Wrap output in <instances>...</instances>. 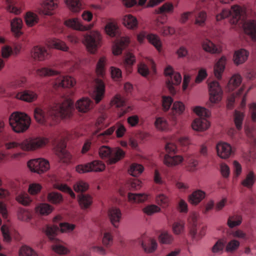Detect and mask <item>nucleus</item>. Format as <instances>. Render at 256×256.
Masks as SVG:
<instances>
[{"label": "nucleus", "instance_id": "f704fd0d", "mask_svg": "<svg viewBox=\"0 0 256 256\" xmlns=\"http://www.w3.org/2000/svg\"><path fill=\"white\" fill-rule=\"evenodd\" d=\"M148 194L145 193L128 194V201L132 203H142L146 201L148 197Z\"/></svg>", "mask_w": 256, "mask_h": 256}, {"label": "nucleus", "instance_id": "5fc2aeb1", "mask_svg": "<svg viewBox=\"0 0 256 256\" xmlns=\"http://www.w3.org/2000/svg\"><path fill=\"white\" fill-rule=\"evenodd\" d=\"M114 242V236L111 232L105 231L103 232L102 237V242L103 246L108 248L112 246Z\"/></svg>", "mask_w": 256, "mask_h": 256}, {"label": "nucleus", "instance_id": "473e14b6", "mask_svg": "<svg viewBox=\"0 0 256 256\" xmlns=\"http://www.w3.org/2000/svg\"><path fill=\"white\" fill-rule=\"evenodd\" d=\"M242 82L241 76L238 74H234L231 76L228 82L227 88L229 91H232L241 84Z\"/></svg>", "mask_w": 256, "mask_h": 256}, {"label": "nucleus", "instance_id": "c756f323", "mask_svg": "<svg viewBox=\"0 0 256 256\" xmlns=\"http://www.w3.org/2000/svg\"><path fill=\"white\" fill-rule=\"evenodd\" d=\"M125 156V152L120 148H116L112 152L108 164H112L122 159Z\"/></svg>", "mask_w": 256, "mask_h": 256}, {"label": "nucleus", "instance_id": "f8f14e48", "mask_svg": "<svg viewBox=\"0 0 256 256\" xmlns=\"http://www.w3.org/2000/svg\"><path fill=\"white\" fill-rule=\"evenodd\" d=\"M58 76L56 78L54 84V88H70L74 86L76 81L75 80L68 76L58 74Z\"/></svg>", "mask_w": 256, "mask_h": 256}, {"label": "nucleus", "instance_id": "3c124183", "mask_svg": "<svg viewBox=\"0 0 256 256\" xmlns=\"http://www.w3.org/2000/svg\"><path fill=\"white\" fill-rule=\"evenodd\" d=\"M207 13L204 10L198 12L195 16L194 24L200 26H203L206 24L207 20Z\"/></svg>", "mask_w": 256, "mask_h": 256}, {"label": "nucleus", "instance_id": "bb28decb", "mask_svg": "<svg viewBox=\"0 0 256 256\" xmlns=\"http://www.w3.org/2000/svg\"><path fill=\"white\" fill-rule=\"evenodd\" d=\"M22 20L20 18H15L11 20V30L15 36L18 37L22 34Z\"/></svg>", "mask_w": 256, "mask_h": 256}, {"label": "nucleus", "instance_id": "dca6fc26", "mask_svg": "<svg viewBox=\"0 0 256 256\" xmlns=\"http://www.w3.org/2000/svg\"><path fill=\"white\" fill-rule=\"evenodd\" d=\"M66 147L64 140H61L54 148L55 154L64 162H68L71 158V155L66 152Z\"/></svg>", "mask_w": 256, "mask_h": 256}, {"label": "nucleus", "instance_id": "aec40b11", "mask_svg": "<svg viewBox=\"0 0 256 256\" xmlns=\"http://www.w3.org/2000/svg\"><path fill=\"white\" fill-rule=\"evenodd\" d=\"M184 158L180 155L166 154L163 162L168 167H174L180 164L184 161Z\"/></svg>", "mask_w": 256, "mask_h": 256}, {"label": "nucleus", "instance_id": "a878e982", "mask_svg": "<svg viewBox=\"0 0 256 256\" xmlns=\"http://www.w3.org/2000/svg\"><path fill=\"white\" fill-rule=\"evenodd\" d=\"M54 210V207L50 204L40 203L35 207L34 212L38 215L46 216L51 214Z\"/></svg>", "mask_w": 256, "mask_h": 256}, {"label": "nucleus", "instance_id": "6e6552de", "mask_svg": "<svg viewBox=\"0 0 256 256\" xmlns=\"http://www.w3.org/2000/svg\"><path fill=\"white\" fill-rule=\"evenodd\" d=\"M58 0H44L40 4L41 7L37 8V12L40 14L52 16L53 14L52 12L58 7Z\"/></svg>", "mask_w": 256, "mask_h": 256}, {"label": "nucleus", "instance_id": "052dcab7", "mask_svg": "<svg viewBox=\"0 0 256 256\" xmlns=\"http://www.w3.org/2000/svg\"><path fill=\"white\" fill-rule=\"evenodd\" d=\"M193 112L199 116L198 118H208L210 115V112L204 107L196 106L193 108Z\"/></svg>", "mask_w": 256, "mask_h": 256}, {"label": "nucleus", "instance_id": "f257e3e1", "mask_svg": "<svg viewBox=\"0 0 256 256\" xmlns=\"http://www.w3.org/2000/svg\"><path fill=\"white\" fill-rule=\"evenodd\" d=\"M30 117L24 112H15L8 118V124L12 130L16 134L26 132L31 124Z\"/></svg>", "mask_w": 256, "mask_h": 256}, {"label": "nucleus", "instance_id": "f3484780", "mask_svg": "<svg viewBox=\"0 0 256 256\" xmlns=\"http://www.w3.org/2000/svg\"><path fill=\"white\" fill-rule=\"evenodd\" d=\"M120 210L116 208H112L108 212V216L112 225L114 228H118L122 218Z\"/></svg>", "mask_w": 256, "mask_h": 256}, {"label": "nucleus", "instance_id": "c03bdc74", "mask_svg": "<svg viewBox=\"0 0 256 256\" xmlns=\"http://www.w3.org/2000/svg\"><path fill=\"white\" fill-rule=\"evenodd\" d=\"M58 230V227L55 225H46L42 231L50 240L54 239Z\"/></svg>", "mask_w": 256, "mask_h": 256}, {"label": "nucleus", "instance_id": "603ef678", "mask_svg": "<svg viewBox=\"0 0 256 256\" xmlns=\"http://www.w3.org/2000/svg\"><path fill=\"white\" fill-rule=\"evenodd\" d=\"M144 166L138 164L133 163L130 164L128 169V173L133 176H138L144 171Z\"/></svg>", "mask_w": 256, "mask_h": 256}, {"label": "nucleus", "instance_id": "39448f33", "mask_svg": "<svg viewBox=\"0 0 256 256\" xmlns=\"http://www.w3.org/2000/svg\"><path fill=\"white\" fill-rule=\"evenodd\" d=\"M105 164L99 160H95L85 164L78 165L76 167V171L80 174L89 172H100L104 170Z\"/></svg>", "mask_w": 256, "mask_h": 256}, {"label": "nucleus", "instance_id": "7ed1b4c3", "mask_svg": "<svg viewBox=\"0 0 256 256\" xmlns=\"http://www.w3.org/2000/svg\"><path fill=\"white\" fill-rule=\"evenodd\" d=\"M102 38L100 33L98 30H94L84 35L82 43L89 53L95 54L102 45Z\"/></svg>", "mask_w": 256, "mask_h": 256}, {"label": "nucleus", "instance_id": "a19ab883", "mask_svg": "<svg viewBox=\"0 0 256 256\" xmlns=\"http://www.w3.org/2000/svg\"><path fill=\"white\" fill-rule=\"evenodd\" d=\"M68 8L73 12H78L82 10L80 0H64Z\"/></svg>", "mask_w": 256, "mask_h": 256}, {"label": "nucleus", "instance_id": "c9c22d12", "mask_svg": "<svg viewBox=\"0 0 256 256\" xmlns=\"http://www.w3.org/2000/svg\"><path fill=\"white\" fill-rule=\"evenodd\" d=\"M156 128L161 132H165L168 130V123L166 119L162 116H156L154 122Z\"/></svg>", "mask_w": 256, "mask_h": 256}, {"label": "nucleus", "instance_id": "5701e85b", "mask_svg": "<svg viewBox=\"0 0 256 256\" xmlns=\"http://www.w3.org/2000/svg\"><path fill=\"white\" fill-rule=\"evenodd\" d=\"M181 82V75L178 72L174 73L170 78L167 79L166 86L172 94H174L176 92L174 86L180 84Z\"/></svg>", "mask_w": 256, "mask_h": 256}, {"label": "nucleus", "instance_id": "4468645a", "mask_svg": "<svg viewBox=\"0 0 256 256\" xmlns=\"http://www.w3.org/2000/svg\"><path fill=\"white\" fill-rule=\"evenodd\" d=\"M17 100L27 102H32L38 98L37 94L30 90H25L17 92L14 96Z\"/></svg>", "mask_w": 256, "mask_h": 256}, {"label": "nucleus", "instance_id": "1a4fd4ad", "mask_svg": "<svg viewBox=\"0 0 256 256\" xmlns=\"http://www.w3.org/2000/svg\"><path fill=\"white\" fill-rule=\"evenodd\" d=\"M230 12V23L233 25H236L242 20L245 14V10L240 6L234 5L231 7Z\"/></svg>", "mask_w": 256, "mask_h": 256}, {"label": "nucleus", "instance_id": "9b49d317", "mask_svg": "<svg viewBox=\"0 0 256 256\" xmlns=\"http://www.w3.org/2000/svg\"><path fill=\"white\" fill-rule=\"evenodd\" d=\"M105 92V86L101 80L96 79L95 86L91 96L96 104L98 103L104 98Z\"/></svg>", "mask_w": 256, "mask_h": 256}, {"label": "nucleus", "instance_id": "0eeeda50", "mask_svg": "<svg viewBox=\"0 0 256 256\" xmlns=\"http://www.w3.org/2000/svg\"><path fill=\"white\" fill-rule=\"evenodd\" d=\"M28 166L31 172L41 174L46 172L50 168L48 160L42 158H36L29 160Z\"/></svg>", "mask_w": 256, "mask_h": 256}, {"label": "nucleus", "instance_id": "6e6d98bb", "mask_svg": "<svg viewBox=\"0 0 256 256\" xmlns=\"http://www.w3.org/2000/svg\"><path fill=\"white\" fill-rule=\"evenodd\" d=\"M172 230L174 234L179 235L184 232L185 222L182 220L175 222L172 226Z\"/></svg>", "mask_w": 256, "mask_h": 256}, {"label": "nucleus", "instance_id": "774afa93", "mask_svg": "<svg viewBox=\"0 0 256 256\" xmlns=\"http://www.w3.org/2000/svg\"><path fill=\"white\" fill-rule=\"evenodd\" d=\"M224 246V242L222 239H219L211 248L212 252L214 254H221Z\"/></svg>", "mask_w": 256, "mask_h": 256}, {"label": "nucleus", "instance_id": "a211bd4d", "mask_svg": "<svg viewBox=\"0 0 256 256\" xmlns=\"http://www.w3.org/2000/svg\"><path fill=\"white\" fill-rule=\"evenodd\" d=\"M227 58L226 56H222L216 62L214 66V76L218 80L222 78V75L224 71Z\"/></svg>", "mask_w": 256, "mask_h": 256}, {"label": "nucleus", "instance_id": "f03ea898", "mask_svg": "<svg viewBox=\"0 0 256 256\" xmlns=\"http://www.w3.org/2000/svg\"><path fill=\"white\" fill-rule=\"evenodd\" d=\"M50 106L54 120L58 118L68 119L72 116L74 110V102L69 98L61 102L50 104Z\"/></svg>", "mask_w": 256, "mask_h": 256}, {"label": "nucleus", "instance_id": "9d476101", "mask_svg": "<svg viewBox=\"0 0 256 256\" xmlns=\"http://www.w3.org/2000/svg\"><path fill=\"white\" fill-rule=\"evenodd\" d=\"M49 52L46 48L41 46H34L30 52V56L35 61L42 62L48 58Z\"/></svg>", "mask_w": 256, "mask_h": 256}, {"label": "nucleus", "instance_id": "2f4dec72", "mask_svg": "<svg viewBox=\"0 0 256 256\" xmlns=\"http://www.w3.org/2000/svg\"><path fill=\"white\" fill-rule=\"evenodd\" d=\"M123 24L128 29L134 30L138 28V22L135 16L128 14L124 16Z\"/></svg>", "mask_w": 256, "mask_h": 256}, {"label": "nucleus", "instance_id": "72a5a7b5", "mask_svg": "<svg viewBox=\"0 0 256 256\" xmlns=\"http://www.w3.org/2000/svg\"><path fill=\"white\" fill-rule=\"evenodd\" d=\"M16 216L18 220L28 222L32 218V214L28 210L24 208H19L16 212Z\"/></svg>", "mask_w": 256, "mask_h": 256}, {"label": "nucleus", "instance_id": "4c0bfd02", "mask_svg": "<svg viewBox=\"0 0 256 256\" xmlns=\"http://www.w3.org/2000/svg\"><path fill=\"white\" fill-rule=\"evenodd\" d=\"M82 24L80 20L77 18H70L64 22V24L66 26L79 31H82Z\"/></svg>", "mask_w": 256, "mask_h": 256}, {"label": "nucleus", "instance_id": "49530a36", "mask_svg": "<svg viewBox=\"0 0 256 256\" xmlns=\"http://www.w3.org/2000/svg\"><path fill=\"white\" fill-rule=\"evenodd\" d=\"M242 222V217L238 214H234L230 216L227 220V226L230 228L238 226Z\"/></svg>", "mask_w": 256, "mask_h": 256}, {"label": "nucleus", "instance_id": "a18cd8bd", "mask_svg": "<svg viewBox=\"0 0 256 256\" xmlns=\"http://www.w3.org/2000/svg\"><path fill=\"white\" fill-rule=\"evenodd\" d=\"M92 202V197L88 194H80L78 196V203L82 209L88 208Z\"/></svg>", "mask_w": 256, "mask_h": 256}, {"label": "nucleus", "instance_id": "20e7f679", "mask_svg": "<svg viewBox=\"0 0 256 256\" xmlns=\"http://www.w3.org/2000/svg\"><path fill=\"white\" fill-rule=\"evenodd\" d=\"M48 142V140L44 137L26 138L22 142L21 149L24 151H33L44 146Z\"/></svg>", "mask_w": 256, "mask_h": 256}, {"label": "nucleus", "instance_id": "680f3d73", "mask_svg": "<svg viewBox=\"0 0 256 256\" xmlns=\"http://www.w3.org/2000/svg\"><path fill=\"white\" fill-rule=\"evenodd\" d=\"M16 201L23 206H27L30 204L32 200L30 196L25 192L19 194L16 198Z\"/></svg>", "mask_w": 256, "mask_h": 256}, {"label": "nucleus", "instance_id": "37998d69", "mask_svg": "<svg viewBox=\"0 0 256 256\" xmlns=\"http://www.w3.org/2000/svg\"><path fill=\"white\" fill-rule=\"evenodd\" d=\"M104 31L108 36L114 37L116 36L118 32V26L114 21L108 22L104 27Z\"/></svg>", "mask_w": 256, "mask_h": 256}, {"label": "nucleus", "instance_id": "864d4df0", "mask_svg": "<svg viewBox=\"0 0 256 256\" xmlns=\"http://www.w3.org/2000/svg\"><path fill=\"white\" fill-rule=\"evenodd\" d=\"M18 256H38V254L30 246H23L19 249Z\"/></svg>", "mask_w": 256, "mask_h": 256}, {"label": "nucleus", "instance_id": "423d86ee", "mask_svg": "<svg viewBox=\"0 0 256 256\" xmlns=\"http://www.w3.org/2000/svg\"><path fill=\"white\" fill-rule=\"evenodd\" d=\"M50 105L43 109L40 107L34 108V116L36 121L39 124L44 125L48 120H54Z\"/></svg>", "mask_w": 256, "mask_h": 256}, {"label": "nucleus", "instance_id": "2eb2a0df", "mask_svg": "<svg viewBox=\"0 0 256 256\" xmlns=\"http://www.w3.org/2000/svg\"><path fill=\"white\" fill-rule=\"evenodd\" d=\"M218 156L222 159H227L232 153L231 146L228 143L220 142L216 146Z\"/></svg>", "mask_w": 256, "mask_h": 256}, {"label": "nucleus", "instance_id": "de8ad7c7", "mask_svg": "<svg viewBox=\"0 0 256 256\" xmlns=\"http://www.w3.org/2000/svg\"><path fill=\"white\" fill-rule=\"evenodd\" d=\"M48 201L54 204H58L63 201L62 195L55 192H50L47 196Z\"/></svg>", "mask_w": 256, "mask_h": 256}, {"label": "nucleus", "instance_id": "4be33fe9", "mask_svg": "<svg viewBox=\"0 0 256 256\" xmlns=\"http://www.w3.org/2000/svg\"><path fill=\"white\" fill-rule=\"evenodd\" d=\"M244 32L249 36L252 40L256 42V20H250L244 24Z\"/></svg>", "mask_w": 256, "mask_h": 256}, {"label": "nucleus", "instance_id": "09e8293b", "mask_svg": "<svg viewBox=\"0 0 256 256\" xmlns=\"http://www.w3.org/2000/svg\"><path fill=\"white\" fill-rule=\"evenodd\" d=\"M228 235L234 238V239L237 238L244 241H246L248 240V236L246 232L239 228L230 231Z\"/></svg>", "mask_w": 256, "mask_h": 256}, {"label": "nucleus", "instance_id": "cd10ccee", "mask_svg": "<svg viewBox=\"0 0 256 256\" xmlns=\"http://www.w3.org/2000/svg\"><path fill=\"white\" fill-rule=\"evenodd\" d=\"M26 24L29 28L33 27L38 23L40 18L38 16L32 12L29 11L26 12L24 16Z\"/></svg>", "mask_w": 256, "mask_h": 256}, {"label": "nucleus", "instance_id": "8fccbe9b", "mask_svg": "<svg viewBox=\"0 0 256 256\" xmlns=\"http://www.w3.org/2000/svg\"><path fill=\"white\" fill-rule=\"evenodd\" d=\"M158 240L162 244H170L174 242V238L170 233L167 231H164L159 235Z\"/></svg>", "mask_w": 256, "mask_h": 256}, {"label": "nucleus", "instance_id": "4d7b16f0", "mask_svg": "<svg viewBox=\"0 0 256 256\" xmlns=\"http://www.w3.org/2000/svg\"><path fill=\"white\" fill-rule=\"evenodd\" d=\"M107 62V58L104 56H100L97 62L96 72L99 76H102L105 72V66Z\"/></svg>", "mask_w": 256, "mask_h": 256}, {"label": "nucleus", "instance_id": "338daca9", "mask_svg": "<svg viewBox=\"0 0 256 256\" xmlns=\"http://www.w3.org/2000/svg\"><path fill=\"white\" fill-rule=\"evenodd\" d=\"M209 100L212 104H218L222 100L223 92H208Z\"/></svg>", "mask_w": 256, "mask_h": 256}, {"label": "nucleus", "instance_id": "e433bc0d", "mask_svg": "<svg viewBox=\"0 0 256 256\" xmlns=\"http://www.w3.org/2000/svg\"><path fill=\"white\" fill-rule=\"evenodd\" d=\"M202 48L204 51L212 54H218L220 52V50L216 44L207 39L202 42Z\"/></svg>", "mask_w": 256, "mask_h": 256}, {"label": "nucleus", "instance_id": "69168bd1", "mask_svg": "<svg viewBox=\"0 0 256 256\" xmlns=\"http://www.w3.org/2000/svg\"><path fill=\"white\" fill-rule=\"evenodd\" d=\"M50 46L54 48L63 51H67L68 50V47L65 42L58 39L52 40L51 42Z\"/></svg>", "mask_w": 256, "mask_h": 256}, {"label": "nucleus", "instance_id": "c85d7f7f", "mask_svg": "<svg viewBox=\"0 0 256 256\" xmlns=\"http://www.w3.org/2000/svg\"><path fill=\"white\" fill-rule=\"evenodd\" d=\"M199 217V214L197 212H192L189 216L188 222L190 224V234L192 237L195 238L197 234L196 222Z\"/></svg>", "mask_w": 256, "mask_h": 256}, {"label": "nucleus", "instance_id": "79ce46f5", "mask_svg": "<svg viewBox=\"0 0 256 256\" xmlns=\"http://www.w3.org/2000/svg\"><path fill=\"white\" fill-rule=\"evenodd\" d=\"M244 114L243 112L235 110L234 114V122L237 130L242 129Z\"/></svg>", "mask_w": 256, "mask_h": 256}, {"label": "nucleus", "instance_id": "7c9ffc66", "mask_svg": "<svg viewBox=\"0 0 256 256\" xmlns=\"http://www.w3.org/2000/svg\"><path fill=\"white\" fill-rule=\"evenodd\" d=\"M130 42V38L128 37L122 38L118 41L113 46L112 52L114 55H119L122 53V50Z\"/></svg>", "mask_w": 256, "mask_h": 256}, {"label": "nucleus", "instance_id": "e2e57ef3", "mask_svg": "<svg viewBox=\"0 0 256 256\" xmlns=\"http://www.w3.org/2000/svg\"><path fill=\"white\" fill-rule=\"evenodd\" d=\"M245 134L250 142L256 145V130L254 127L247 126L244 129Z\"/></svg>", "mask_w": 256, "mask_h": 256}, {"label": "nucleus", "instance_id": "6ab92c4d", "mask_svg": "<svg viewBox=\"0 0 256 256\" xmlns=\"http://www.w3.org/2000/svg\"><path fill=\"white\" fill-rule=\"evenodd\" d=\"M191 126L194 130L203 132L210 128V123L205 118H196L192 122Z\"/></svg>", "mask_w": 256, "mask_h": 256}, {"label": "nucleus", "instance_id": "0e129e2a", "mask_svg": "<svg viewBox=\"0 0 256 256\" xmlns=\"http://www.w3.org/2000/svg\"><path fill=\"white\" fill-rule=\"evenodd\" d=\"M90 250L102 256H105L106 254V250L100 244L93 243L90 245Z\"/></svg>", "mask_w": 256, "mask_h": 256}, {"label": "nucleus", "instance_id": "13d9d810", "mask_svg": "<svg viewBox=\"0 0 256 256\" xmlns=\"http://www.w3.org/2000/svg\"><path fill=\"white\" fill-rule=\"evenodd\" d=\"M156 202L160 206L164 208L168 206L170 200L168 196L161 194L156 196Z\"/></svg>", "mask_w": 256, "mask_h": 256}, {"label": "nucleus", "instance_id": "58836bf2", "mask_svg": "<svg viewBox=\"0 0 256 256\" xmlns=\"http://www.w3.org/2000/svg\"><path fill=\"white\" fill-rule=\"evenodd\" d=\"M148 42L152 44L159 52L162 50V42L160 38L156 34H150L146 36Z\"/></svg>", "mask_w": 256, "mask_h": 256}, {"label": "nucleus", "instance_id": "bf43d9fd", "mask_svg": "<svg viewBox=\"0 0 256 256\" xmlns=\"http://www.w3.org/2000/svg\"><path fill=\"white\" fill-rule=\"evenodd\" d=\"M256 176L252 171L249 172L245 178L242 182V184L246 188H251L254 183Z\"/></svg>", "mask_w": 256, "mask_h": 256}, {"label": "nucleus", "instance_id": "393cba45", "mask_svg": "<svg viewBox=\"0 0 256 256\" xmlns=\"http://www.w3.org/2000/svg\"><path fill=\"white\" fill-rule=\"evenodd\" d=\"M141 245L144 251L146 253H152L158 248L156 241L150 238L142 240L141 242Z\"/></svg>", "mask_w": 256, "mask_h": 256}, {"label": "nucleus", "instance_id": "b1692460", "mask_svg": "<svg viewBox=\"0 0 256 256\" xmlns=\"http://www.w3.org/2000/svg\"><path fill=\"white\" fill-rule=\"evenodd\" d=\"M248 55V52L244 49L236 50L233 56L234 64L236 66L242 64L247 60Z\"/></svg>", "mask_w": 256, "mask_h": 256}, {"label": "nucleus", "instance_id": "ddd939ff", "mask_svg": "<svg viewBox=\"0 0 256 256\" xmlns=\"http://www.w3.org/2000/svg\"><path fill=\"white\" fill-rule=\"evenodd\" d=\"M75 107L79 112L86 113L92 108L93 102L88 98L83 97L76 100Z\"/></svg>", "mask_w": 256, "mask_h": 256}, {"label": "nucleus", "instance_id": "412c9836", "mask_svg": "<svg viewBox=\"0 0 256 256\" xmlns=\"http://www.w3.org/2000/svg\"><path fill=\"white\" fill-rule=\"evenodd\" d=\"M206 197V193L200 189H196L188 196L189 202L193 206L198 205Z\"/></svg>", "mask_w": 256, "mask_h": 256}, {"label": "nucleus", "instance_id": "ea45409f", "mask_svg": "<svg viewBox=\"0 0 256 256\" xmlns=\"http://www.w3.org/2000/svg\"><path fill=\"white\" fill-rule=\"evenodd\" d=\"M37 76H51L60 74L59 71L48 68H42L36 70Z\"/></svg>", "mask_w": 256, "mask_h": 256}]
</instances>
